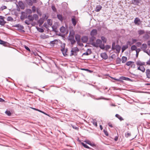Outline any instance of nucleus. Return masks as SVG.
Returning a JSON list of instances; mask_svg holds the SVG:
<instances>
[{
  "mask_svg": "<svg viewBox=\"0 0 150 150\" xmlns=\"http://www.w3.org/2000/svg\"><path fill=\"white\" fill-rule=\"evenodd\" d=\"M115 42L112 43V50H115L118 53H119L121 49V46L119 45H115Z\"/></svg>",
  "mask_w": 150,
  "mask_h": 150,
  "instance_id": "nucleus-1",
  "label": "nucleus"
},
{
  "mask_svg": "<svg viewBox=\"0 0 150 150\" xmlns=\"http://www.w3.org/2000/svg\"><path fill=\"white\" fill-rule=\"evenodd\" d=\"M79 49L77 47L73 48L71 51V53L70 56L73 55L76 56L77 54V52L79 51Z\"/></svg>",
  "mask_w": 150,
  "mask_h": 150,
  "instance_id": "nucleus-2",
  "label": "nucleus"
},
{
  "mask_svg": "<svg viewBox=\"0 0 150 150\" xmlns=\"http://www.w3.org/2000/svg\"><path fill=\"white\" fill-rule=\"evenodd\" d=\"M13 27L18 28V29L20 30V31L23 33H24L25 32L24 30H22V29L24 28V27L19 24L14 25L13 26Z\"/></svg>",
  "mask_w": 150,
  "mask_h": 150,
  "instance_id": "nucleus-3",
  "label": "nucleus"
},
{
  "mask_svg": "<svg viewBox=\"0 0 150 150\" xmlns=\"http://www.w3.org/2000/svg\"><path fill=\"white\" fill-rule=\"evenodd\" d=\"M67 40L71 42V45H72L76 42V41L74 39V37L68 36Z\"/></svg>",
  "mask_w": 150,
  "mask_h": 150,
  "instance_id": "nucleus-4",
  "label": "nucleus"
},
{
  "mask_svg": "<svg viewBox=\"0 0 150 150\" xmlns=\"http://www.w3.org/2000/svg\"><path fill=\"white\" fill-rule=\"evenodd\" d=\"M71 21L73 25L75 26L76 25L77 21L76 20V17L75 16H73L71 19Z\"/></svg>",
  "mask_w": 150,
  "mask_h": 150,
  "instance_id": "nucleus-5",
  "label": "nucleus"
},
{
  "mask_svg": "<svg viewBox=\"0 0 150 150\" xmlns=\"http://www.w3.org/2000/svg\"><path fill=\"white\" fill-rule=\"evenodd\" d=\"M75 38L76 41L77 42V43L80 42L81 41V36L78 34H76L75 35Z\"/></svg>",
  "mask_w": 150,
  "mask_h": 150,
  "instance_id": "nucleus-6",
  "label": "nucleus"
},
{
  "mask_svg": "<svg viewBox=\"0 0 150 150\" xmlns=\"http://www.w3.org/2000/svg\"><path fill=\"white\" fill-rule=\"evenodd\" d=\"M134 23L137 25H139L141 23V21L138 18H136L134 21Z\"/></svg>",
  "mask_w": 150,
  "mask_h": 150,
  "instance_id": "nucleus-7",
  "label": "nucleus"
},
{
  "mask_svg": "<svg viewBox=\"0 0 150 150\" xmlns=\"http://www.w3.org/2000/svg\"><path fill=\"white\" fill-rule=\"evenodd\" d=\"M136 64L138 66H142L145 65V62H142L139 60L136 62Z\"/></svg>",
  "mask_w": 150,
  "mask_h": 150,
  "instance_id": "nucleus-8",
  "label": "nucleus"
},
{
  "mask_svg": "<svg viewBox=\"0 0 150 150\" xmlns=\"http://www.w3.org/2000/svg\"><path fill=\"white\" fill-rule=\"evenodd\" d=\"M100 56L103 59L105 60L107 59L108 57V56L105 52L101 53Z\"/></svg>",
  "mask_w": 150,
  "mask_h": 150,
  "instance_id": "nucleus-9",
  "label": "nucleus"
},
{
  "mask_svg": "<svg viewBox=\"0 0 150 150\" xmlns=\"http://www.w3.org/2000/svg\"><path fill=\"white\" fill-rule=\"evenodd\" d=\"M81 40L83 43H85L87 42L88 39L87 36H83L81 37Z\"/></svg>",
  "mask_w": 150,
  "mask_h": 150,
  "instance_id": "nucleus-10",
  "label": "nucleus"
},
{
  "mask_svg": "<svg viewBox=\"0 0 150 150\" xmlns=\"http://www.w3.org/2000/svg\"><path fill=\"white\" fill-rule=\"evenodd\" d=\"M92 53L91 50L90 49H88L86 52L82 54V56L84 55H88Z\"/></svg>",
  "mask_w": 150,
  "mask_h": 150,
  "instance_id": "nucleus-11",
  "label": "nucleus"
},
{
  "mask_svg": "<svg viewBox=\"0 0 150 150\" xmlns=\"http://www.w3.org/2000/svg\"><path fill=\"white\" fill-rule=\"evenodd\" d=\"M97 31L96 29H93L91 31L90 33V35L91 36H94L97 34Z\"/></svg>",
  "mask_w": 150,
  "mask_h": 150,
  "instance_id": "nucleus-12",
  "label": "nucleus"
},
{
  "mask_svg": "<svg viewBox=\"0 0 150 150\" xmlns=\"http://www.w3.org/2000/svg\"><path fill=\"white\" fill-rule=\"evenodd\" d=\"M120 79H121L122 80H125L126 81H132V80L129 79V78L128 77H125L124 76H121L120 77Z\"/></svg>",
  "mask_w": 150,
  "mask_h": 150,
  "instance_id": "nucleus-13",
  "label": "nucleus"
},
{
  "mask_svg": "<svg viewBox=\"0 0 150 150\" xmlns=\"http://www.w3.org/2000/svg\"><path fill=\"white\" fill-rule=\"evenodd\" d=\"M146 77L148 79H150V69H147L146 70Z\"/></svg>",
  "mask_w": 150,
  "mask_h": 150,
  "instance_id": "nucleus-14",
  "label": "nucleus"
},
{
  "mask_svg": "<svg viewBox=\"0 0 150 150\" xmlns=\"http://www.w3.org/2000/svg\"><path fill=\"white\" fill-rule=\"evenodd\" d=\"M44 20L43 18H40L38 21V23L39 24V26L42 25L44 23Z\"/></svg>",
  "mask_w": 150,
  "mask_h": 150,
  "instance_id": "nucleus-15",
  "label": "nucleus"
},
{
  "mask_svg": "<svg viewBox=\"0 0 150 150\" xmlns=\"http://www.w3.org/2000/svg\"><path fill=\"white\" fill-rule=\"evenodd\" d=\"M75 34V32L73 30H71L69 32L68 36L74 37Z\"/></svg>",
  "mask_w": 150,
  "mask_h": 150,
  "instance_id": "nucleus-16",
  "label": "nucleus"
},
{
  "mask_svg": "<svg viewBox=\"0 0 150 150\" xmlns=\"http://www.w3.org/2000/svg\"><path fill=\"white\" fill-rule=\"evenodd\" d=\"M132 3L135 5H138L139 3V0H132Z\"/></svg>",
  "mask_w": 150,
  "mask_h": 150,
  "instance_id": "nucleus-17",
  "label": "nucleus"
},
{
  "mask_svg": "<svg viewBox=\"0 0 150 150\" xmlns=\"http://www.w3.org/2000/svg\"><path fill=\"white\" fill-rule=\"evenodd\" d=\"M147 47V45L145 43H143L142 44L141 49L142 50H146V49Z\"/></svg>",
  "mask_w": 150,
  "mask_h": 150,
  "instance_id": "nucleus-18",
  "label": "nucleus"
},
{
  "mask_svg": "<svg viewBox=\"0 0 150 150\" xmlns=\"http://www.w3.org/2000/svg\"><path fill=\"white\" fill-rule=\"evenodd\" d=\"M18 4L20 7L22 9L24 8V4L22 1H19L18 2Z\"/></svg>",
  "mask_w": 150,
  "mask_h": 150,
  "instance_id": "nucleus-19",
  "label": "nucleus"
},
{
  "mask_svg": "<svg viewBox=\"0 0 150 150\" xmlns=\"http://www.w3.org/2000/svg\"><path fill=\"white\" fill-rule=\"evenodd\" d=\"M57 18L61 21H62L64 19V18L62 15L59 14L57 15Z\"/></svg>",
  "mask_w": 150,
  "mask_h": 150,
  "instance_id": "nucleus-20",
  "label": "nucleus"
},
{
  "mask_svg": "<svg viewBox=\"0 0 150 150\" xmlns=\"http://www.w3.org/2000/svg\"><path fill=\"white\" fill-rule=\"evenodd\" d=\"M128 47V46L127 45H123L122 48V52H123L124 51L127 49Z\"/></svg>",
  "mask_w": 150,
  "mask_h": 150,
  "instance_id": "nucleus-21",
  "label": "nucleus"
},
{
  "mask_svg": "<svg viewBox=\"0 0 150 150\" xmlns=\"http://www.w3.org/2000/svg\"><path fill=\"white\" fill-rule=\"evenodd\" d=\"M65 44L64 43H62L61 45V47L62 48L60 49L61 51L62 52H63L64 50L65 47Z\"/></svg>",
  "mask_w": 150,
  "mask_h": 150,
  "instance_id": "nucleus-22",
  "label": "nucleus"
},
{
  "mask_svg": "<svg viewBox=\"0 0 150 150\" xmlns=\"http://www.w3.org/2000/svg\"><path fill=\"white\" fill-rule=\"evenodd\" d=\"M91 122L94 125H95L96 127H97V121L96 119H92Z\"/></svg>",
  "mask_w": 150,
  "mask_h": 150,
  "instance_id": "nucleus-23",
  "label": "nucleus"
},
{
  "mask_svg": "<svg viewBox=\"0 0 150 150\" xmlns=\"http://www.w3.org/2000/svg\"><path fill=\"white\" fill-rule=\"evenodd\" d=\"M27 18L30 21H33L34 20V17L31 15H29L27 17Z\"/></svg>",
  "mask_w": 150,
  "mask_h": 150,
  "instance_id": "nucleus-24",
  "label": "nucleus"
},
{
  "mask_svg": "<svg viewBox=\"0 0 150 150\" xmlns=\"http://www.w3.org/2000/svg\"><path fill=\"white\" fill-rule=\"evenodd\" d=\"M7 42H6L3 41L0 39V44L5 46L7 45Z\"/></svg>",
  "mask_w": 150,
  "mask_h": 150,
  "instance_id": "nucleus-25",
  "label": "nucleus"
},
{
  "mask_svg": "<svg viewBox=\"0 0 150 150\" xmlns=\"http://www.w3.org/2000/svg\"><path fill=\"white\" fill-rule=\"evenodd\" d=\"M60 30L62 33H64L66 31V28L63 26H62L60 28Z\"/></svg>",
  "mask_w": 150,
  "mask_h": 150,
  "instance_id": "nucleus-26",
  "label": "nucleus"
},
{
  "mask_svg": "<svg viewBox=\"0 0 150 150\" xmlns=\"http://www.w3.org/2000/svg\"><path fill=\"white\" fill-rule=\"evenodd\" d=\"M115 116L121 121L124 120L123 118L118 114H116Z\"/></svg>",
  "mask_w": 150,
  "mask_h": 150,
  "instance_id": "nucleus-27",
  "label": "nucleus"
},
{
  "mask_svg": "<svg viewBox=\"0 0 150 150\" xmlns=\"http://www.w3.org/2000/svg\"><path fill=\"white\" fill-rule=\"evenodd\" d=\"M149 35L147 34H145L143 36V38L145 39V40H147V39H149Z\"/></svg>",
  "mask_w": 150,
  "mask_h": 150,
  "instance_id": "nucleus-28",
  "label": "nucleus"
},
{
  "mask_svg": "<svg viewBox=\"0 0 150 150\" xmlns=\"http://www.w3.org/2000/svg\"><path fill=\"white\" fill-rule=\"evenodd\" d=\"M81 144L84 147L87 149H92L91 148L89 147L86 144L84 143L83 142H81Z\"/></svg>",
  "mask_w": 150,
  "mask_h": 150,
  "instance_id": "nucleus-29",
  "label": "nucleus"
},
{
  "mask_svg": "<svg viewBox=\"0 0 150 150\" xmlns=\"http://www.w3.org/2000/svg\"><path fill=\"white\" fill-rule=\"evenodd\" d=\"M127 59V57L125 56H122V63H125L126 62Z\"/></svg>",
  "mask_w": 150,
  "mask_h": 150,
  "instance_id": "nucleus-30",
  "label": "nucleus"
},
{
  "mask_svg": "<svg viewBox=\"0 0 150 150\" xmlns=\"http://www.w3.org/2000/svg\"><path fill=\"white\" fill-rule=\"evenodd\" d=\"M68 51V49L66 48L65 49H64V50L63 51H62L63 52H62L64 56H66L67 55V52Z\"/></svg>",
  "mask_w": 150,
  "mask_h": 150,
  "instance_id": "nucleus-31",
  "label": "nucleus"
},
{
  "mask_svg": "<svg viewBox=\"0 0 150 150\" xmlns=\"http://www.w3.org/2000/svg\"><path fill=\"white\" fill-rule=\"evenodd\" d=\"M101 8L102 6H98L96 7V12H98L101 10Z\"/></svg>",
  "mask_w": 150,
  "mask_h": 150,
  "instance_id": "nucleus-32",
  "label": "nucleus"
},
{
  "mask_svg": "<svg viewBox=\"0 0 150 150\" xmlns=\"http://www.w3.org/2000/svg\"><path fill=\"white\" fill-rule=\"evenodd\" d=\"M101 40L103 41V42L104 43H106L107 42L106 38L104 36H102L101 37Z\"/></svg>",
  "mask_w": 150,
  "mask_h": 150,
  "instance_id": "nucleus-33",
  "label": "nucleus"
},
{
  "mask_svg": "<svg viewBox=\"0 0 150 150\" xmlns=\"http://www.w3.org/2000/svg\"><path fill=\"white\" fill-rule=\"evenodd\" d=\"M138 33L139 35H140L144 34L145 33V31L144 30H139L138 31Z\"/></svg>",
  "mask_w": 150,
  "mask_h": 150,
  "instance_id": "nucleus-34",
  "label": "nucleus"
},
{
  "mask_svg": "<svg viewBox=\"0 0 150 150\" xmlns=\"http://www.w3.org/2000/svg\"><path fill=\"white\" fill-rule=\"evenodd\" d=\"M121 61V59L119 57L117 58L116 62L117 64H120Z\"/></svg>",
  "mask_w": 150,
  "mask_h": 150,
  "instance_id": "nucleus-35",
  "label": "nucleus"
},
{
  "mask_svg": "<svg viewBox=\"0 0 150 150\" xmlns=\"http://www.w3.org/2000/svg\"><path fill=\"white\" fill-rule=\"evenodd\" d=\"M36 28L37 30L40 33H43L44 32V29L42 28H39L38 27H36Z\"/></svg>",
  "mask_w": 150,
  "mask_h": 150,
  "instance_id": "nucleus-36",
  "label": "nucleus"
},
{
  "mask_svg": "<svg viewBox=\"0 0 150 150\" xmlns=\"http://www.w3.org/2000/svg\"><path fill=\"white\" fill-rule=\"evenodd\" d=\"M33 17H34V19L35 20L37 21L38 19V16L36 14H33Z\"/></svg>",
  "mask_w": 150,
  "mask_h": 150,
  "instance_id": "nucleus-37",
  "label": "nucleus"
},
{
  "mask_svg": "<svg viewBox=\"0 0 150 150\" xmlns=\"http://www.w3.org/2000/svg\"><path fill=\"white\" fill-rule=\"evenodd\" d=\"M98 46H99V47L101 49L104 50L105 49V47L104 45V44H102V43L99 45Z\"/></svg>",
  "mask_w": 150,
  "mask_h": 150,
  "instance_id": "nucleus-38",
  "label": "nucleus"
},
{
  "mask_svg": "<svg viewBox=\"0 0 150 150\" xmlns=\"http://www.w3.org/2000/svg\"><path fill=\"white\" fill-rule=\"evenodd\" d=\"M137 47L135 45H132L131 47V50L132 51L136 50L137 49Z\"/></svg>",
  "mask_w": 150,
  "mask_h": 150,
  "instance_id": "nucleus-39",
  "label": "nucleus"
},
{
  "mask_svg": "<svg viewBox=\"0 0 150 150\" xmlns=\"http://www.w3.org/2000/svg\"><path fill=\"white\" fill-rule=\"evenodd\" d=\"M134 63V62L129 61L127 62L126 64L127 66H129L131 65V64H132Z\"/></svg>",
  "mask_w": 150,
  "mask_h": 150,
  "instance_id": "nucleus-40",
  "label": "nucleus"
},
{
  "mask_svg": "<svg viewBox=\"0 0 150 150\" xmlns=\"http://www.w3.org/2000/svg\"><path fill=\"white\" fill-rule=\"evenodd\" d=\"M91 45H93V46L96 47H98V45L97 44L96 42V43L94 42H93L91 43Z\"/></svg>",
  "mask_w": 150,
  "mask_h": 150,
  "instance_id": "nucleus-41",
  "label": "nucleus"
},
{
  "mask_svg": "<svg viewBox=\"0 0 150 150\" xmlns=\"http://www.w3.org/2000/svg\"><path fill=\"white\" fill-rule=\"evenodd\" d=\"M140 49L139 48L137 49V50H136V57H138L139 53V52L140 51Z\"/></svg>",
  "mask_w": 150,
  "mask_h": 150,
  "instance_id": "nucleus-42",
  "label": "nucleus"
},
{
  "mask_svg": "<svg viewBox=\"0 0 150 150\" xmlns=\"http://www.w3.org/2000/svg\"><path fill=\"white\" fill-rule=\"evenodd\" d=\"M5 113L8 116H10L11 115V113L10 112V111L6 110L5 112Z\"/></svg>",
  "mask_w": 150,
  "mask_h": 150,
  "instance_id": "nucleus-43",
  "label": "nucleus"
},
{
  "mask_svg": "<svg viewBox=\"0 0 150 150\" xmlns=\"http://www.w3.org/2000/svg\"><path fill=\"white\" fill-rule=\"evenodd\" d=\"M96 42L97 44L98 45V44L100 45L102 43V41L101 40L98 39L96 40Z\"/></svg>",
  "mask_w": 150,
  "mask_h": 150,
  "instance_id": "nucleus-44",
  "label": "nucleus"
},
{
  "mask_svg": "<svg viewBox=\"0 0 150 150\" xmlns=\"http://www.w3.org/2000/svg\"><path fill=\"white\" fill-rule=\"evenodd\" d=\"M52 8V10L54 12H56L57 11L54 5H52L51 7Z\"/></svg>",
  "mask_w": 150,
  "mask_h": 150,
  "instance_id": "nucleus-45",
  "label": "nucleus"
},
{
  "mask_svg": "<svg viewBox=\"0 0 150 150\" xmlns=\"http://www.w3.org/2000/svg\"><path fill=\"white\" fill-rule=\"evenodd\" d=\"M51 21V19H48L47 20V23L48 25H52V22H50Z\"/></svg>",
  "mask_w": 150,
  "mask_h": 150,
  "instance_id": "nucleus-46",
  "label": "nucleus"
},
{
  "mask_svg": "<svg viewBox=\"0 0 150 150\" xmlns=\"http://www.w3.org/2000/svg\"><path fill=\"white\" fill-rule=\"evenodd\" d=\"M96 38L94 36H91V37L90 38V41H92V42Z\"/></svg>",
  "mask_w": 150,
  "mask_h": 150,
  "instance_id": "nucleus-47",
  "label": "nucleus"
},
{
  "mask_svg": "<svg viewBox=\"0 0 150 150\" xmlns=\"http://www.w3.org/2000/svg\"><path fill=\"white\" fill-rule=\"evenodd\" d=\"M8 21H12L13 20V18L11 16H8L7 18Z\"/></svg>",
  "mask_w": 150,
  "mask_h": 150,
  "instance_id": "nucleus-48",
  "label": "nucleus"
},
{
  "mask_svg": "<svg viewBox=\"0 0 150 150\" xmlns=\"http://www.w3.org/2000/svg\"><path fill=\"white\" fill-rule=\"evenodd\" d=\"M57 40H54L53 41H52L50 42V44H52L53 45L55 44H56V42H57Z\"/></svg>",
  "mask_w": 150,
  "mask_h": 150,
  "instance_id": "nucleus-49",
  "label": "nucleus"
},
{
  "mask_svg": "<svg viewBox=\"0 0 150 150\" xmlns=\"http://www.w3.org/2000/svg\"><path fill=\"white\" fill-rule=\"evenodd\" d=\"M105 50H108V49L111 48V46L110 45H107L105 46Z\"/></svg>",
  "mask_w": 150,
  "mask_h": 150,
  "instance_id": "nucleus-50",
  "label": "nucleus"
},
{
  "mask_svg": "<svg viewBox=\"0 0 150 150\" xmlns=\"http://www.w3.org/2000/svg\"><path fill=\"white\" fill-rule=\"evenodd\" d=\"M72 127L74 129H75L76 130H78L79 129V128L78 127H76V126H75L74 125H71Z\"/></svg>",
  "mask_w": 150,
  "mask_h": 150,
  "instance_id": "nucleus-51",
  "label": "nucleus"
},
{
  "mask_svg": "<svg viewBox=\"0 0 150 150\" xmlns=\"http://www.w3.org/2000/svg\"><path fill=\"white\" fill-rule=\"evenodd\" d=\"M131 134L130 133L127 132L125 134V136L127 138L131 136Z\"/></svg>",
  "mask_w": 150,
  "mask_h": 150,
  "instance_id": "nucleus-52",
  "label": "nucleus"
},
{
  "mask_svg": "<svg viewBox=\"0 0 150 150\" xmlns=\"http://www.w3.org/2000/svg\"><path fill=\"white\" fill-rule=\"evenodd\" d=\"M103 132L106 136H108V133L106 129H104L103 130Z\"/></svg>",
  "mask_w": 150,
  "mask_h": 150,
  "instance_id": "nucleus-53",
  "label": "nucleus"
},
{
  "mask_svg": "<svg viewBox=\"0 0 150 150\" xmlns=\"http://www.w3.org/2000/svg\"><path fill=\"white\" fill-rule=\"evenodd\" d=\"M28 4L30 6H32L33 2L31 0H29L28 2Z\"/></svg>",
  "mask_w": 150,
  "mask_h": 150,
  "instance_id": "nucleus-54",
  "label": "nucleus"
},
{
  "mask_svg": "<svg viewBox=\"0 0 150 150\" xmlns=\"http://www.w3.org/2000/svg\"><path fill=\"white\" fill-rule=\"evenodd\" d=\"M24 47L29 52H30V48L27 46L25 45H24Z\"/></svg>",
  "mask_w": 150,
  "mask_h": 150,
  "instance_id": "nucleus-55",
  "label": "nucleus"
},
{
  "mask_svg": "<svg viewBox=\"0 0 150 150\" xmlns=\"http://www.w3.org/2000/svg\"><path fill=\"white\" fill-rule=\"evenodd\" d=\"M40 37L41 38L44 39L46 38L47 37L45 34H43L40 35Z\"/></svg>",
  "mask_w": 150,
  "mask_h": 150,
  "instance_id": "nucleus-56",
  "label": "nucleus"
},
{
  "mask_svg": "<svg viewBox=\"0 0 150 150\" xmlns=\"http://www.w3.org/2000/svg\"><path fill=\"white\" fill-rule=\"evenodd\" d=\"M141 71L143 72H144L145 71V68L144 67L142 66L141 67Z\"/></svg>",
  "mask_w": 150,
  "mask_h": 150,
  "instance_id": "nucleus-57",
  "label": "nucleus"
},
{
  "mask_svg": "<svg viewBox=\"0 0 150 150\" xmlns=\"http://www.w3.org/2000/svg\"><path fill=\"white\" fill-rule=\"evenodd\" d=\"M32 11L33 13H35L36 11V7H35L33 6L32 7Z\"/></svg>",
  "mask_w": 150,
  "mask_h": 150,
  "instance_id": "nucleus-58",
  "label": "nucleus"
},
{
  "mask_svg": "<svg viewBox=\"0 0 150 150\" xmlns=\"http://www.w3.org/2000/svg\"><path fill=\"white\" fill-rule=\"evenodd\" d=\"M6 8L7 7L6 6H3L0 8L1 10L2 11L4 9H6Z\"/></svg>",
  "mask_w": 150,
  "mask_h": 150,
  "instance_id": "nucleus-59",
  "label": "nucleus"
},
{
  "mask_svg": "<svg viewBox=\"0 0 150 150\" xmlns=\"http://www.w3.org/2000/svg\"><path fill=\"white\" fill-rule=\"evenodd\" d=\"M25 23L28 25H29L30 24V23L29 22V21H28V20H26L25 21Z\"/></svg>",
  "mask_w": 150,
  "mask_h": 150,
  "instance_id": "nucleus-60",
  "label": "nucleus"
},
{
  "mask_svg": "<svg viewBox=\"0 0 150 150\" xmlns=\"http://www.w3.org/2000/svg\"><path fill=\"white\" fill-rule=\"evenodd\" d=\"M52 30L53 31H54L55 32H57V31L56 30V29H57V28H55L54 26H52Z\"/></svg>",
  "mask_w": 150,
  "mask_h": 150,
  "instance_id": "nucleus-61",
  "label": "nucleus"
},
{
  "mask_svg": "<svg viewBox=\"0 0 150 150\" xmlns=\"http://www.w3.org/2000/svg\"><path fill=\"white\" fill-rule=\"evenodd\" d=\"M89 145L93 147L96 146V145L95 144L93 143H91V142L90 143Z\"/></svg>",
  "mask_w": 150,
  "mask_h": 150,
  "instance_id": "nucleus-62",
  "label": "nucleus"
},
{
  "mask_svg": "<svg viewBox=\"0 0 150 150\" xmlns=\"http://www.w3.org/2000/svg\"><path fill=\"white\" fill-rule=\"evenodd\" d=\"M132 44L133 43H132L130 41H128V42H127V44L126 45H127L128 46L129 45H130Z\"/></svg>",
  "mask_w": 150,
  "mask_h": 150,
  "instance_id": "nucleus-63",
  "label": "nucleus"
},
{
  "mask_svg": "<svg viewBox=\"0 0 150 150\" xmlns=\"http://www.w3.org/2000/svg\"><path fill=\"white\" fill-rule=\"evenodd\" d=\"M84 142L88 144H89L91 142L89 140H85Z\"/></svg>",
  "mask_w": 150,
  "mask_h": 150,
  "instance_id": "nucleus-64",
  "label": "nucleus"
}]
</instances>
